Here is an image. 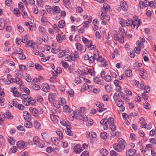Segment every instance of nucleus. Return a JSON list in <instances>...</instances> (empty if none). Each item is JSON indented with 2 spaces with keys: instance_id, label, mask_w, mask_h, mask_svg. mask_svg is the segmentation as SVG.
Segmentation results:
<instances>
[{
  "instance_id": "obj_60",
  "label": "nucleus",
  "mask_w": 156,
  "mask_h": 156,
  "mask_svg": "<svg viewBox=\"0 0 156 156\" xmlns=\"http://www.w3.org/2000/svg\"><path fill=\"white\" fill-rule=\"evenodd\" d=\"M26 80L29 83H30L32 81V78L29 74H27L25 77Z\"/></svg>"
},
{
  "instance_id": "obj_56",
  "label": "nucleus",
  "mask_w": 156,
  "mask_h": 156,
  "mask_svg": "<svg viewBox=\"0 0 156 156\" xmlns=\"http://www.w3.org/2000/svg\"><path fill=\"white\" fill-rule=\"evenodd\" d=\"M132 71L130 69L127 70L126 72L125 75L127 76L130 77L132 75Z\"/></svg>"
},
{
  "instance_id": "obj_15",
  "label": "nucleus",
  "mask_w": 156,
  "mask_h": 156,
  "mask_svg": "<svg viewBox=\"0 0 156 156\" xmlns=\"http://www.w3.org/2000/svg\"><path fill=\"white\" fill-rule=\"evenodd\" d=\"M64 59L66 61H71L74 62L75 57H74L73 55H69L66 54L64 58Z\"/></svg>"
},
{
  "instance_id": "obj_31",
  "label": "nucleus",
  "mask_w": 156,
  "mask_h": 156,
  "mask_svg": "<svg viewBox=\"0 0 156 156\" xmlns=\"http://www.w3.org/2000/svg\"><path fill=\"white\" fill-rule=\"evenodd\" d=\"M53 12H54L57 13H58L60 12V9L58 6L54 5L52 6Z\"/></svg>"
},
{
  "instance_id": "obj_33",
  "label": "nucleus",
  "mask_w": 156,
  "mask_h": 156,
  "mask_svg": "<svg viewBox=\"0 0 156 156\" xmlns=\"http://www.w3.org/2000/svg\"><path fill=\"white\" fill-rule=\"evenodd\" d=\"M47 11L49 13L52 14L53 12L52 6L49 5H46L45 7Z\"/></svg>"
},
{
  "instance_id": "obj_20",
  "label": "nucleus",
  "mask_w": 156,
  "mask_h": 156,
  "mask_svg": "<svg viewBox=\"0 0 156 156\" xmlns=\"http://www.w3.org/2000/svg\"><path fill=\"white\" fill-rule=\"evenodd\" d=\"M66 36L65 35H63L61 36L59 34H58L57 35L56 39L59 42L62 41L66 40Z\"/></svg>"
},
{
  "instance_id": "obj_40",
  "label": "nucleus",
  "mask_w": 156,
  "mask_h": 156,
  "mask_svg": "<svg viewBox=\"0 0 156 156\" xmlns=\"http://www.w3.org/2000/svg\"><path fill=\"white\" fill-rule=\"evenodd\" d=\"M29 101H28L27 100H23L22 101V103L24 105L26 106H29V105L30 103H31V102L33 101L34 102V101L31 100L30 101L29 99Z\"/></svg>"
},
{
  "instance_id": "obj_13",
  "label": "nucleus",
  "mask_w": 156,
  "mask_h": 156,
  "mask_svg": "<svg viewBox=\"0 0 156 156\" xmlns=\"http://www.w3.org/2000/svg\"><path fill=\"white\" fill-rule=\"evenodd\" d=\"M122 9L124 11H127L128 9V5L126 2L124 1H121V9L120 10H121Z\"/></svg>"
},
{
  "instance_id": "obj_29",
  "label": "nucleus",
  "mask_w": 156,
  "mask_h": 156,
  "mask_svg": "<svg viewBox=\"0 0 156 156\" xmlns=\"http://www.w3.org/2000/svg\"><path fill=\"white\" fill-rule=\"evenodd\" d=\"M86 74L90 75L91 76H94L95 73V72L94 69H89L86 73Z\"/></svg>"
},
{
  "instance_id": "obj_57",
  "label": "nucleus",
  "mask_w": 156,
  "mask_h": 156,
  "mask_svg": "<svg viewBox=\"0 0 156 156\" xmlns=\"http://www.w3.org/2000/svg\"><path fill=\"white\" fill-rule=\"evenodd\" d=\"M41 21L42 23L45 24L46 23H49L48 21V20L47 18L45 16H43L42 17L41 19Z\"/></svg>"
},
{
  "instance_id": "obj_22",
  "label": "nucleus",
  "mask_w": 156,
  "mask_h": 156,
  "mask_svg": "<svg viewBox=\"0 0 156 156\" xmlns=\"http://www.w3.org/2000/svg\"><path fill=\"white\" fill-rule=\"evenodd\" d=\"M30 87L32 89L35 90H39L41 89V87L39 85L34 83L31 84L30 86Z\"/></svg>"
},
{
  "instance_id": "obj_64",
  "label": "nucleus",
  "mask_w": 156,
  "mask_h": 156,
  "mask_svg": "<svg viewBox=\"0 0 156 156\" xmlns=\"http://www.w3.org/2000/svg\"><path fill=\"white\" fill-rule=\"evenodd\" d=\"M35 127L37 129H38L40 127L41 125L39 122L37 121H35L34 123Z\"/></svg>"
},
{
  "instance_id": "obj_61",
  "label": "nucleus",
  "mask_w": 156,
  "mask_h": 156,
  "mask_svg": "<svg viewBox=\"0 0 156 156\" xmlns=\"http://www.w3.org/2000/svg\"><path fill=\"white\" fill-rule=\"evenodd\" d=\"M16 28L17 29V30L20 32H23V28L21 27L19 24L17 25Z\"/></svg>"
},
{
  "instance_id": "obj_34",
  "label": "nucleus",
  "mask_w": 156,
  "mask_h": 156,
  "mask_svg": "<svg viewBox=\"0 0 156 156\" xmlns=\"http://www.w3.org/2000/svg\"><path fill=\"white\" fill-rule=\"evenodd\" d=\"M9 42L6 41L5 44L4 45L5 47L4 48V50L5 51H9L10 49V46H9Z\"/></svg>"
},
{
  "instance_id": "obj_1",
  "label": "nucleus",
  "mask_w": 156,
  "mask_h": 156,
  "mask_svg": "<svg viewBox=\"0 0 156 156\" xmlns=\"http://www.w3.org/2000/svg\"><path fill=\"white\" fill-rule=\"evenodd\" d=\"M117 141V143L113 145V148L116 151L120 152L124 149L126 143L124 140L121 138H119Z\"/></svg>"
},
{
  "instance_id": "obj_38",
  "label": "nucleus",
  "mask_w": 156,
  "mask_h": 156,
  "mask_svg": "<svg viewBox=\"0 0 156 156\" xmlns=\"http://www.w3.org/2000/svg\"><path fill=\"white\" fill-rule=\"evenodd\" d=\"M101 155L103 156H105L107 155L108 152V151L105 149H102L100 150Z\"/></svg>"
},
{
  "instance_id": "obj_7",
  "label": "nucleus",
  "mask_w": 156,
  "mask_h": 156,
  "mask_svg": "<svg viewBox=\"0 0 156 156\" xmlns=\"http://www.w3.org/2000/svg\"><path fill=\"white\" fill-rule=\"evenodd\" d=\"M75 46L77 49L82 52H84L86 51V48L79 43H76Z\"/></svg>"
},
{
  "instance_id": "obj_35",
  "label": "nucleus",
  "mask_w": 156,
  "mask_h": 156,
  "mask_svg": "<svg viewBox=\"0 0 156 156\" xmlns=\"http://www.w3.org/2000/svg\"><path fill=\"white\" fill-rule=\"evenodd\" d=\"M59 104L62 106L65 105L66 104V101L64 98H60L59 99Z\"/></svg>"
},
{
  "instance_id": "obj_24",
  "label": "nucleus",
  "mask_w": 156,
  "mask_h": 156,
  "mask_svg": "<svg viewBox=\"0 0 156 156\" xmlns=\"http://www.w3.org/2000/svg\"><path fill=\"white\" fill-rule=\"evenodd\" d=\"M21 91H23L25 93L29 95L30 92L29 89L27 87H24L22 85V87H19Z\"/></svg>"
},
{
  "instance_id": "obj_51",
  "label": "nucleus",
  "mask_w": 156,
  "mask_h": 156,
  "mask_svg": "<svg viewBox=\"0 0 156 156\" xmlns=\"http://www.w3.org/2000/svg\"><path fill=\"white\" fill-rule=\"evenodd\" d=\"M36 99L38 102H41L43 100L42 97L40 94H38L37 95L36 97Z\"/></svg>"
},
{
  "instance_id": "obj_46",
  "label": "nucleus",
  "mask_w": 156,
  "mask_h": 156,
  "mask_svg": "<svg viewBox=\"0 0 156 156\" xmlns=\"http://www.w3.org/2000/svg\"><path fill=\"white\" fill-rule=\"evenodd\" d=\"M4 116L5 118L7 119H9L12 117L11 114L9 112H5L4 114Z\"/></svg>"
},
{
  "instance_id": "obj_27",
  "label": "nucleus",
  "mask_w": 156,
  "mask_h": 156,
  "mask_svg": "<svg viewBox=\"0 0 156 156\" xmlns=\"http://www.w3.org/2000/svg\"><path fill=\"white\" fill-rule=\"evenodd\" d=\"M29 110L30 112L34 115H37L38 112V111L35 108L30 107Z\"/></svg>"
},
{
  "instance_id": "obj_47",
  "label": "nucleus",
  "mask_w": 156,
  "mask_h": 156,
  "mask_svg": "<svg viewBox=\"0 0 156 156\" xmlns=\"http://www.w3.org/2000/svg\"><path fill=\"white\" fill-rule=\"evenodd\" d=\"M88 85L86 83H85L81 87V90L82 91H84L88 89Z\"/></svg>"
},
{
  "instance_id": "obj_4",
  "label": "nucleus",
  "mask_w": 156,
  "mask_h": 156,
  "mask_svg": "<svg viewBox=\"0 0 156 156\" xmlns=\"http://www.w3.org/2000/svg\"><path fill=\"white\" fill-rule=\"evenodd\" d=\"M107 123L108 124L112 131L113 132L115 131L116 130V127L114 124L113 118H109L107 119Z\"/></svg>"
},
{
  "instance_id": "obj_53",
  "label": "nucleus",
  "mask_w": 156,
  "mask_h": 156,
  "mask_svg": "<svg viewBox=\"0 0 156 156\" xmlns=\"http://www.w3.org/2000/svg\"><path fill=\"white\" fill-rule=\"evenodd\" d=\"M94 80L95 83L98 84H101L102 83V82L101 80L98 79L97 77H96V78H94Z\"/></svg>"
},
{
  "instance_id": "obj_23",
  "label": "nucleus",
  "mask_w": 156,
  "mask_h": 156,
  "mask_svg": "<svg viewBox=\"0 0 156 156\" xmlns=\"http://www.w3.org/2000/svg\"><path fill=\"white\" fill-rule=\"evenodd\" d=\"M60 122L62 125L66 126V128H69L70 124L68 121L66 122L64 119H62L60 120Z\"/></svg>"
},
{
  "instance_id": "obj_36",
  "label": "nucleus",
  "mask_w": 156,
  "mask_h": 156,
  "mask_svg": "<svg viewBox=\"0 0 156 156\" xmlns=\"http://www.w3.org/2000/svg\"><path fill=\"white\" fill-rule=\"evenodd\" d=\"M5 26L4 20L2 19H0V30H2L4 28Z\"/></svg>"
},
{
  "instance_id": "obj_41",
  "label": "nucleus",
  "mask_w": 156,
  "mask_h": 156,
  "mask_svg": "<svg viewBox=\"0 0 156 156\" xmlns=\"http://www.w3.org/2000/svg\"><path fill=\"white\" fill-rule=\"evenodd\" d=\"M8 140L9 143L12 145H14L15 144V141L14 140L13 138L11 136H8Z\"/></svg>"
},
{
  "instance_id": "obj_39",
  "label": "nucleus",
  "mask_w": 156,
  "mask_h": 156,
  "mask_svg": "<svg viewBox=\"0 0 156 156\" xmlns=\"http://www.w3.org/2000/svg\"><path fill=\"white\" fill-rule=\"evenodd\" d=\"M119 22L121 26L122 27H124L125 26V20L121 18L119 19Z\"/></svg>"
},
{
  "instance_id": "obj_6",
  "label": "nucleus",
  "mask_w": 156,
  "mask_h": 156,
  "mask_svg": "<svg viewBox=\"0 0 156 156\" xmlns=\"http://www.w3.org/2000/svg\"><path fill=\"white\" fill-rule=\"evenodd\" d=\"M96 60L98 62H101L102 63V66L105 67L107 65V63L105 60L102 56L99 55L96 58Z\"/></svg>"
},
{
  "instance_id": "obj_3",
  "label": "nucleus",
  "mask_w": 156,
  "mask_h": 156,
  "mask_svg": "<svg viewBox=\"0 0 156 156\" xmlns=\"http://www.w3.org/2000/svg\"><path fill=\"white\" fill-rule=\"evenodd\" d=\"M74 115L77 119L82 120L83 121H87L88 120V118L86 115H82L79 112H78V113L77 114V112H75Z\"/></svg>"
},
{
  "instance_id": "obj_14",
  "label": "nucleus",
  "mask_w": 156,
  "mask_h": 156,
  "mask_svg": "<svg viewBox=\"0 0 156 156\" xmlns=\"http://www.w3.org/2000/svg\"><path fill=\"white\" fill-rule=\"evenodd\" d=\"M17 148L20 149H22L24 148L25 147V143L23 141H18L16 144Z\"/></svg>"
},
{
  "instance_id": "obj_59",
  "label": "nucleus",
  "mask_w": 156,
  "mask_h": 156,
  "mask_svg": "<svg viewBox=\"0 0 156 156\" xmlns=\"http://www.w3.org/2000/svg\"><path fill=\"white\" fill-rule=\"evenodd\" d=\"M94 57L95 58L98 57L99 55V54L98 52V50L97 49H94L93 52Z\"/></svg>"
},
{
  "instance_id": "obj_8",
  "label": "nucleus",
  "mask_w": 156,
  "mask_h": 156,
  "mask_svg": "<svg viewBox=\"0 0 156 156\" xmlns=\"http://www.w3.org/2000/svg\"><path fill=\"white\" fill-rule=\"evenodd\" d=\"M55 94L52 92L49 93L48 99L49 101L51 103H53L55 100Z\"/></svg>"
},
{
  "instance_id": "obj_58",
  "label": "nucleus",
  "mask_w": 156,
  "mask_h": 156,
  "mask_svg": "<svg viewBox=\"0 0 156 156\" xmlns=\"http://www.w3.org/2000/svg\"><path fill=\"white\" fill-rule=\"evenodd\" d=\"M35 67L36 69L38 70H41L42 69V66L38 63L35 64Z\"/></svg>"
},
{
  "instance_id": "obj_11",
  "label": "nucleus",
  "mask_w": 156,
  "mask_h": 156,
  "mask_svg": "<svg viewBox=\"0 0 156 156\" xmlns=\"http://www.w3.org/2000/svg\"><path fill=\"white\" fill-rule=\"evenodd\" d=\"M100 123L103 126L105 130H106L107 129L108 126L107 123V119H102L100 122Z\"/></svg>"
},
{
  "instance_id": "obj_17",
  "label": "nucleus",
  "mask_w": 156,
  "mask_h": 156,
  "mask_svg": "<svg viewBox=\"0 0 156 156\" xmlns=\"http://www.w3.org/2000/svg\"><path fill=\"white\" fill-rule=\"evenodd\" d=\"M69 52V50H62L61 52H59L58 55V56L59 58H62L64 56H65L66 55V53H68Z\"/></svg>"
},
{
  "instance_id": "obj_30",
  "label": "nucleus",
  "mask_w": 156,
  "mask_h": 156,
  "mask_svg": "<svg viewBox=\"0 0 156 156\" xmlns=\"http://www.w3.org/2000/svg\"><path fill=\"white\" fill-rule=\"evenodd\" d=\"M16 83L19 85V87H22V85L23 84V82L22 80L19 78L17 77L16 78V80L14 82Z\"/></svg>"
},
{
  "instance_id": "obj_28",
  "label": "nucleus",
  "mask_w": 156,
  "mask_h": 156,
  "mask_svg": "<svg viewBox=\"0 0 156 156\" xmlns=\"http://www.w3.org/2000/svg\"><path fill=\"white\" fill-rule=\"evenodd\" d=\"M33 142L34 144H38L39 143L40 141V138L37 136H34L33 137Z\"/></svg>"
},
{
  "instance_id": "obj_16",
  "label": "nucleus",
  "mask_w": 156,
  "mask_h": 156,
  "mask_svg": "<svg viewBox=\"0 0 156 156\" xmlns=\"http://www.w3.org/2000/svg\"><path fill=\"white\" fill-rule=\"evenodd\" d=\"M23 115L24 118L25 120H30L31 119V115L28 112L26 111H23Z\"/></svg>"
},
{
  "instance_id": "obj_37",
  "label": "nucleus",
  "mask_w": 156,
  "mask_h": 156,
  "mask_svg": "<svg viewBox=\"0 0 156 156\" xmlns=\"http://www.w3.org/2000/svg\"><path fill=\"white\" fill-rule=\"evenodd\" d=\"M125 24L127 26H131L133 25V20L130 19H127L125 22Z\"/></svg>"
},
{
  "instance_id": "obj_5",
  "label": "nucleus",
  "mask_w": 156,
  "mask_h": 156,
  "mask_svg": "<svg viewBox=\"0 0 156 156\" xmlns=\"http://www.w3.org/2000/svg\"><path fill=\"white\" fill-rule=\"evenodd\" d=\"M115 104L116 105L119 107V110L121 111H123L125 110V107L123 106V103L120 99L116 100L115 101Z\"/></svg>"
},
{
  "instance_id": "obj_55",
  "label": "nucleus",
  "mask_w": 156,
  "mask_h": 156,
  "mask_svg": "<svg viewBox=\"0 0 156 156\" xmlns=\"http://www.w3.org/2000/svg\"><path fill=\"white\" fill-rule=\"evenodd\" d=\"M13 95L14 97L17 98L20 97L21 96V94L17 91V90L13 93Z\"/></svg>"
},
{
  "instance_id": "obj_9",
  "label": "nucleus",
  "mask_w": 156,
  "mask_h": 156,
  "mask_svg": "<svg viewBox=\"0 0 156 156\" xmlns=\"http://www.w3.org/2000/svg\"><path fill=\"white\" fill-rule=\"evenodd\" d=\"M96 105L99 108L97 109L99 112H101L107 109L106 108H103L104 105L103 103L98 102L96 104Z\"/></svg>"
},
{
  "instance_id": "obj_48",
  "label": "nucleus",
  "mask_w": 156,
  "mask_h": 156,
  "mask_svg": "<svg viewBox=\"0 0 156 156\" xmlns=\"http://www.w3.org/2000/svg\"><path fill=\"white\" fill-rule=\"evenodd\" d=\"M100 136L102 139H105L107 138V134L106 132H103L101 133Z\"/></svg>"
},
{
  "instance_id": "obj_49",
  "label": "nucleus",
  "mask_w": 156,
  "mask_h": 156,
  "mask_svg": "<svg viewBox=\"0 0 156 156\" xmlns=\"http://www.w3.org/2000/svg\"><path fill=\"white\" fill-rule=\"evenodd\" d=\"M61 64L62 66L65 68L67 69L69 67V64L66 62L64 61H61Z\"/></svg>"
},
{
  "instance_id": "obj_52",
  "label": "nucleus",
  "mask_w": 156,
  "mask_h": 156,
  "mask_svg": "<svg viewBox=\"0 0 156 156\" xmlns=\"http://www.w3.org/2000/svg\"><path fill=\"white\" fill-rule=\"evenodd\" d=\"M103 79L106 82H109L111 80V76L109 75L104 76Z\"/></svg>"
},
{
  "instance_id": "obj_62",
  "label": "nucleus",
  "mask_w": 156,
  "mask_h": 156,
  "mask_svg": "<svg viewBox=\"0 0 156 156\" xmlns=\"http://www.w3.org/2000/svg\"><path fill=\"white\" fill-rule=\"evenodd\" d=\"M58 136L59 137V139L61 140H62L63 138V133L60 131H57L56 132Z\"/></svg>"
},
{
  "instance_id": "obj_45",
  "label": "nucleus",
  "mask_w": 156,
  "mask_h": 156,
  "mask_svg": "<svg viewBox=\"0 0 156 156\" xmlns=\"http://www.w3.org/2000/svg\"><path fill=\"white\" fill-rule=\"evenodd\" d=\"M70 108L69 105H65L63 108V110L64 112H70Z\"/></svg>"
},
{
  "instance_id": "obj_54",
  "label": "nucleus",
  "mask_w": 156,
  "mask_h": 156,
  "mask_svg": "<svg viewBox=\"0 0 156 156\" xmlns=\"http://www.w3.org/2000/svg\"><path fill=\"white\" fill-rule=\"evenodd\" d=\"M5 30L8 33H11V34H12L13 33L12 27L10 26H7Z\"/></svg>"
},
{
  "instance_id": "obj_25",
  "label": "nucleus",
  "mask_w": 156,
  "mask_h": 156,
  "mask_svg": "<svg viewBox=\"0 0 156 156\" xmlns=\"http://www.w3.org/2000/svg\"><path fill=\"white\" fill-rule=\"evenodd\" d=\"M82 41L86 46L89 45V44H90V43H92L91 41H89L87 38L83 37L82 38Z\"/></svg>"
},
{
  "instance_id": "obj_10",
  "label": "nucleus",
  "mask_w": 156,
  "mask_h": 156,
  "mask_svg": "<svg viewBox=\"0 0 156 156\" xmlns=\"http://www.w3.org/2000/svg\"><path fill=\"white\" fill-rule=\"evenodd\" d=\"M41 87L42 90L44 92H48L50 91V87L48 84L46 83H43Z\"/></svg>"
},
{
  "instance_id": "obj_63",
  "label": "nucleus",
  "mask_w": 156,
  "mask_h": 156,
  "mask_svg": "<svg viewBox=\"0 0 156 156\" xmlns=\"http://www.w3.org/2000/svg\"><path fill=\"white\" fill-rule=\"evenodd\" d=\"M19 58L21 60H24L25 59L26 56L23 53L19 54L18 55Z\"/></svg>"
},
{
  "instance_id": "obj_18",
  "label": "nucleus",
  "mask_w": 156,
  "mask_h": 156,
  "mask_svg": "<svg viewBox=\"0 0 156 156\" xmlns=\"http://www.w3.org/2000/svg\"><path fill=\"white\" fill-rule=\"evenodd\" d=\"M136 151L134 149H130L127 151L126 154L127 156H133L135 155Z\"/></svg>"
},
{
  "instance_id": "obj_32",
  "label": "nucleus",
  "mask_w": 156,
  "mask_h": 156,
  "mask_svg": "<svg viewBox=\"0 0 156 156\" xmlns=\"http://www.w3.org/2000/svg\"><path fill=\"white\" fill-rule=\"evenodd\" d=\"M64 6L67 8H70V0H63Z\"/></svg>"
},
{
  "instance_id": "obj_42",
  "label": "nucleus",
  "mask_w": 156,
  "mask_h": 156,
  "mask_svg": "<svg viewBox=\"0 0 156 156\" xmlns=\"http://www.w3.org/2000/svg\"><path fill=\"white\" fill-rule=\"evenodd\" d=\"M29 120H27L24 123V125L25 127L28 128H30L32 127V123L30 122Z\"/></svg>"
},
{
  "instance_id": "obj_2",
  "label": "nucleus",
  "mask_w": 156,
  "mask_h": 156,
  "mask_svg": "<svg viewBox=\"0 0 156 156\" xmlns=\"http://www.w3.org/2000/svg\"><path fill=\"white\" fill-rule=\"evenodd\" d=\"M133 25L131 26L132 29H134L136 27L137 29L138 27L141 25L142 22L140 20L138 19V17L134 16L133 18Z\"/></svg>"
},
{
  "instance_id": "obj_21",
  "label": "nucleus",
  "mask_w": 156,
  "mask_h": 156,
  "mask_svg": "<svg viewBox=\"0 0 156 156\" xmlns=\"http://www.w3.org/2000/svg\"><path fill=\"white\" fill-rule=\"evenodd\" d=\"M142 126H141L143 128H145L146 129H151L152 127V126L151 123H149L147 125L145 124V122H141Z\"/></svg>"
},
{
  "instance_id": "obj_26",
  "label": "nucleus",
  "mask_w": 156,
  "mask_h": 156,
  "mask_svg": "<svg viewBox=\"0 0 156 156\" xmlns=\"http://www.w3.org/2000/svg\"><path fill=\"white\" fill-rule=\"evenodd\" d=\"M65 24V21L64 20H61L58 22V25L59 28H62L64 27Z\"/></svg>"
},
{
  "instance_id": "obj_43",
  "label": "nucleus",
  "mask_w": 156,
  "mask_h": 156,
  "mask_svg": "<svg viewBox=\"0 0 156 156\" xmlns=\"http://www.w3.org/2000/svg\"><path fill=\"white\" fill-rule=\"evenodd\" d=\"M71 128V127L69 126V128H66V134L70 136H73V133L72 131L70 129Z\"/></svg>"
},
{
  "instance_id": "obj_50",
  "label": "nucleus",
  "mask_w": 156,
  "mask_h": 156,
  "mask_svg": "<svg viewBox=\"0 0 156 156\" xmlns=\"http://www.w3.org/2000/svg\"><path fill=\"white\" fill-rule=\"evenodd\" d=\"M13 12L17 17H19L20 16V12L19 11V10L18 9H14Z\"/></svg>"
},
{
  "instance_id": "obj_44",
  "label": "nucleus",
  "mask_w": 156,
  "mask_h": 156,
  "mask_svg": "<svg viewBox=\"0 0 156 156\" xmlns=\"http://www.w3.org/2000/svg\"><path fill=\"white\" fill-rule=\"evenodd\" d=\"M104 9L106 11H109L110 10V7L109 5L106 3L104 4L103 5Z\"/></svg>"
},
{
  "instance_id": "obj_12",
  "label": "nucleus",
  "mask_w": 156,
  "mask_h": 156,
  "mask_svg": "<svg viewBox=\"0 0 156 156\" xmlns=\"http://www.w3.org/2000/svg\"><path fill=\"white\" fill-rule=\"evenodd\" d=\"M50 118L51 121L54 123H57L58 122L59 118L58 117L53 114L50 115Z\"/></svg>"
},
{
  "instance_id": "obj_19",
  "label": "nucleus",
  "mask_w": 156,
  "mask_h": 156,
  "mask_svg": "<svg viewBox=\"0 0 156 156\" xmlns=\"http://www.w3.org/2000/svg\"><path fill=\"white\" fill-rule=\"evenodd\" d=\"M74 151L76 154H79L82 151L81 147L79 145H76L73 148Z\"/></svg>"
}]
</instances>
